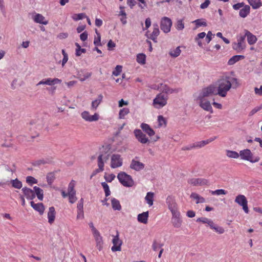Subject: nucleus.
Returning a JSON list of instances; mask_svg holds the SVG:
<instances>
[{"mask_svg":"<svg viewBox=\"0 0 262 262\" xmlns=\"http://www.w3.org/2000/svg\"><path fill=\"white\" fill-rule=\"evenodd\" d=\"M235 81L237 83V79L229 76H225L219 79L216 82V94L222 97H225L228 92L232 86V83Z\"/></svg>","mask_w":262,"mask_h":262,"instance_id":"1","label":"nucleus"},{"mask_svg":"<svg viewBox=\"0 0 262 262\" xmlns=\"http://www.w3.org/2000/svg\"><path fill=\"white\" fill-rule=\"evenodd\" d=\"M109 159V155L106 154H100L97 158V165L98 168L94 170L91 176V179L98 173H100L104 170V163L106 162Z\"/></svg>","mask_w":262,"mask_h":262,"instance_id":"2","label":"nucleus"},{"mask_svg":"<svg viewBox=\"0 0 262 262\" xmlns=\"http://www.w3.org/2000/svg\"><path fill=\"white\" fill-rule=\"evenodd\" d=\"M117 178L120 183L124 186L132 187L134 184L132 177L124 172H119L117 176Z\"/></svg>","mask_w":262,"mask_h":262,"instance_id":"3","label":"nucleus"},{"mask_svg":"<svg viewBox=\"0 0 262 262\" xmlns=\"http://www.w3.org/2000/svg\"><path fill=\"white\" fill-rule=\"evenodd\" d=\"M168 97L162 93L158 94L153 100V106L156 108H161L166 105Z\"/></svg>","mask_w":262,"mask_h":262,"instance_id":"4","label":"nucleus"},{"mask_svg":"<svg viewBox=\"0 0 262 262\" xmlns=\"http://www.w3.org/2000/svg\"><path fill=\"white\" fill-rule=\"evenodd\" d=\"M212 95H217L216 88L214 85H210L208 86L203 88L200 93L198 97L206 98V97Z\"/></svg>","mask_w":262,"mask_h":262,"instance_id":"5","label":"nucleus"},{"mask_svg":"<svg viewBox=\"0 0 262 262\" xmlns=\"http://www.w3.org/2000/svg\"><path fill=\"white\" fill-rule=\"evenodd\" d=\"M239 154L242 159L250 161L251 163L258 162L259 160L258 157L255 158L254 160L252 153L250 150L248 149L241 150Z\"/></svg>","mask_w":262,"mask_h":262,"instance_id":"6","label":"nucleus"},{"mask_svg":"<svg viewBox=\"0 0 262 262\" xmlns=\"http://www.w3.org/2000/svg\"><path fill=\"white\" fill-rule=\"evenodd\" d=\"M136 139L141 144H145L150 143V139L141 129H136L134 130Z\"/></svg>","mask_w":262,"mask_h":262,"instance_id":"7","label":"nucleus"},{"mask_svg":"<svg viewBox=\"0 0 262 262\" xmlns=\"http://www.w3.org/2000/svg\"><path fill=\"white\" fill-rule=\"evenodd\" d=\"M140 127L142 130L150 138V139L152 140V141L156 142L160 139V137L158 136H156L153 138H152V137L155 135V132L148 124L142 123L140 125Z\"/></svg>","mask_w":262,"mask_h":262,"instance_id":"8","label":"nucleus"},{"mask_svg":"<svg viewBox=\"0 0 262 262\" xmlns=\"http://www.w3.org/2000/svg\"><path fill=\"white\" fill-rule=\"evenodd\" d=\"M245 35L239 34L237 37V42H234L232 44V48L234 50L239 52L246 48Z\"/></svg>","mask_w":262,"mask_h":262,"instance_id":"9","label":"nucleus"},{"mask_svg":"<svg viewBox=\"0 0 262 262\" xmlns=\"http://www.w3.org/2000/svg\"><path fill=\"white\" fill-rule=\"evenodd\" d=\"M43 124L42 120L37 119L31 121L29 124V129L30 131L34 130L35 136H38L39 131L43 128Z\"/></svg>","mask_w":262,"mask_h":262,"instance_id":"10","label":"nucleus"},{"mask_svg":"<svg viewBox=\"0 0 262 262\" xmlns=\"http://www.w3.org/2000/svg\"><path fill=\"white\" fill-rule=\"evenodd\" d=\"M171 26L172 21L171 19L167 17H163L162 18L160 23V28L162 31L166 33L169 32Z\"/></svg>","mask_w":262,"mask_h":262,"instance_id":"11","label":"nucleus"},{"mask_svg":"<svg viewBox=\"0 0 262 262\" xmlns=\"http://www.w3.org/2000/svg\"><path fill=\"white\" fill-rule=\"evenodd\" d=\"M197 101H199L200 106L204 110L213 113V109L211 103L206 98L198 97Z\"/></svg>","mask_w":262,"mask_h":262,"instance_id":"12","label":"nucleus"},{"mask_svg":"<svg viewBox=\"0 0 262 262\" xmlns=\"http://www.w3.org/2000/svg\"><path fill=\"white\" fill-rule=\"evenodd\" d=\"M235 202L239 205L243 207V209L245 213H248V201L244 195L239 194L237 195L235 198Z\"/></svg>","mask_w":262,"mask_h":262,"instance_id":"13","label":"nucleus"},{"mask_svg":"<svg viewBox=\"0 0 262 262\" xmlns=\"http://www.w3.org/2000/svg\"><path fill=\"white\" fill-rule=\"evenodd\" d=\"M123 159L119 154H113L111 157V167L112 168L119 167L122 165Z\"/></svg>","mask_w":262,"mask_h":262,"instance_id":"14","label":"nucleus"},{"mask_svg":"<svg viewBox=\"0 0 262 262\" xmlns=\"http://www.w3.org/2000/svg\"><path fill=\"white\" fill-rule=\"evenodd\" d=\"M82 118L88 122L97 121L99 119V115L97 113H95L93 115H91L90 113L86 111H84L81 114Z\"/></svg>","mask_w":262,"mask_h":262,"instance_id":"15","label":"nucleus"},{"mask_svg":"<svg viewBox=\"0 0 262 262\" xmlns=\"http://www.w3.org/2000/svg\"><path fill=\"white\" fill-rule=\"evenodd\" d=\"M93 236L96 241V247L99 251H101L103 246V242L102 237L101 236L100 232L96 229H93Z\"/></svg>","mask_w":262,"mask_h":262,"instance_id":"16","label":"nucleus"},{"mask_svg":"<svg viewBox=\"0 0 262 262\" xmlns=\"http://www.w3.org/2000/svg\"><path fill=\"white\" fill-rule=\"evenodd\" d=\"M113 246L111 248V250L113 252L120 251L121 250V245L122 242L119 238V233H117V235L113 236L112 240Z\"/></svg>","mask_w":262,"mask_h":262,"instance_id":"17","label":"nucleus"},{"mask_svg":"<svg viewBox=\"0 0 262 262\" xmlns=\"http://www.w3.org/2000/svg\"><path fill=\"white\" fill-rule=\"evenodd\" d=\"M188 183L193 186L209 185V182L204 178H192L188 180Z\"/></svg>","mask_w":262,"mask_h":262,"instance_id":"18","label":"nucleus"},{"mask_svg":"<svg viewBox=\"0 0 262 262\" xmlns=\"http://www.w3.org/2000/svg\"><path fill=\"white\" fill-rule=\"evenodd\" d=\"M137 158V157H136L132 160L129 167L132 169L138 171L143 169L145 165L143 163L136 160Z\"/></svg>","mask_w":262,"mask_h":262,"instance_id":"19","label":"nucleus"},{"mask_svg":"<svg viewBox=\"0 0 262 262\" xmlns=\"http://www.w3.org/2000/svg\"><path fill=\"white\" fill-rule=\"evenodd\" d=\"M171 223L175 228H179L182 225V220L180 218V213L172 214Z\"/></svg>","mask_w":262,"mask_h":262,"instance_id":"20","label":"nucleus"},{"mask_svg":"<svg viewBox=\"0 0 262 262\" xmlns=\"http://www.w3.org/2000/svg\"><path fill=\"white\" fill-rule=\"evenodd\" d=\"M21 190L27 199L32 200L35 198V192L33 190L27 187H24Z\"/></svg>","mask_w":262,"mask_h":262,"instance_id":"21","label":"nucleus"},{"mask_svg":"<svg viewBox=\"0 0 262 262\" xmlns=\"http://www.w3.org/2000/svg\"><path fill=\"white\" fill-rule=\"evenodd\" d=\"M160 31L159 29V26L157 24H153V31L150 34L148 37L149 38L152 40L154 42H157V38L159 35Z\"/></svg>","mask_w":262,"mask_h":262,"instance_id":"22","label":"nucleus"},{"mask_svg":"<svg viewBox=\"0 0 262 262\" xmlns=\"http://www.w3.org/2000/svg\"><path fill=\"white\" fill-rule=\"evenodd\" d=\"M244 35H245V37H247V41L249 45H253L257 41L256 36L247 30H244Z\"/></svg>","mask_w":262,"mask_h":262,"instance_id":"23","label":"nucleus"},{"mask_svg":"<svg viewBox=\"0 0 262 262\" xmlns=\"http://www.w3.org/2000/svg\"><path fill=\"white\" fill-rule=\"evenodd\" d=\"M56 212L55 208L53 206L50 207L48 212V222L50 224H52L55 219Z\"/></svg>","mask_w":262,"mask_h":262,"instance_id":"24","label":"nucleus"},{"mask_svg":"<svg viewBox=\"0 0 262 262\" xmlns=\"http://www.w3.org/2000/svg\"><path fill=\"white\" fill-rule=\"evenodd\" d=\"M34 21L36 23H39L43 25H47L48 21L46 19L45 17L40 14H36L33 17Z\"/></svg>","mask_w":262,"mask_h":262,"instance_id":"25","label":"nucleus"},{"mask_svg":"<svg viewBox=\"0 0 262 262\" xmlns=\"http://www.w3.org/2000/svg\"><path fill=\"white\" fill-rule=\"evenodd\" d=\"M31 207L37 211L39 212V214L42 215L45 211V207L42 203H34V202H30Z\"/></svg>","mask_w":262,"mask_h":262,"instance_id":"26","label":"nucleus"},{"mask_svg":"<svg viewBox=\"0 0 262 262\" xmlns=\"http://www.w3.org/2000/svg\"><path fill=\"white\" fill-rule=\"evenodd\" d=\"M102 99H103L102 95V94L99 95L97 98L95 100H93L92 102L91 110L92 111H96L97 110V107H98V106L99 105V104L102 101Z\"/></svg>","mask_w":262,"mask_h":262,"instance_id":"27","label":"nucleus"},{"mask_svg":"<svg viewBox=\"0 0 262 262\" xmlns=\"http://www.w3.org/2000/svg\"><path fill=\"white\" fill-rule=\"evenodd\" d=\"M149 216L148 211L143 212L139 214L137 217L138 221L140 223L146 224L147 223Z\"/></svg>","mask_w":262,"mask_h":262,"instance_id":"28","label":"nucleus"},{"mask_svg":"<svg viewBox=\"0 0 262 262\" xmlns=\"http://www.w3.org/2000/svg\"><path fill=\"white\" fill-rule=\"evenodd\" d=\"M250 11V7L249 5H244L239 12V15L242 18H245Z\"/></svg>","mask_w":262,"mask_h":262,"instance_id":"29","label":"nucleus"},{"mask_svg":"<svg viewBox=\"0 0 262 262\" xmlns=\"http://www.w3.org/2000/svg\"><path fill=\"white\" fill-rule=\"evenodd\" d=\"M161 89L163 93H165L166 94H172L173 93H178L179 92V89H171L166 84H162L161 86Z\"/></svg>","mask_w":262,"mask_h":262,"instance_id":"30","label":"nucleus"},{"mask_svg":"<svg viewBox=\"0 0 262 262\" xmlns=\"http://www.w3.org/2000/svg\"><path fill=\"white\" fill-rule=\"evenodd\" d=\"M190 198L196 200V204L203 203L205 202V199L195 192L191 193Z\"/></svg>","mask_w":262,"mask_h":262,"instance_id":"31","label":"nucleus"},{"mask_svg":"<svg viewBox=\"0 0 262 262\" xmlns=\"http://www.w3.org/2000/svg\"><path fill=\"white\" fill-rule=\"evenodd\" d=\"M33 189H34V191L35 192V195H36L37 198L39 200L42 201L43 198V190L37 186H34Z\"/></svg>","mask_w":262,"mask_h":262,"instance_id":"32","label":"nucleus"},{"mask_svg":"<svg viewBox=\"0 0 262 262\" xmlns=\"http://www.w3.org/2000/svg\"><path fill=\"white\" fill-rule=\"evenodd\" d=\"M247 1L253 9H258L262 5L260 0H247Z\"/></svg>","mask_w":262,"mask_h":262,"instance_id":"33","label":"nucleus"},{"mask_svg":"<svg viewBox=\"0 0 262 262\" xmlns=\"http://www.w3.org/2000/svg\"><path fill=\"white\" fill-rule=\"evenodd\" d=\"M245 57L243 55H234L228 60V64L229 65H233L239 60L243 59Z\"/></svg>","mask_w":262,"mask_h":262,"instance_id":"34","label":"nucleus"},{"mask_svg":"<svg viewBox=\"0 0 262 262\" xmlns=\"http://www.w3.org/2000/svg\"><path fill=\"white\" fill-rule=\"evenodd\" d=\"M164 244L161 243L160 241L154 239L152 244V249L154 251H157L159 249L162 248Z\"/></svg>","mask_w":262,"mask_h":262,"instance_id":"35","label":"nucleus"},{"mask_svg":"<svg viewBox=\"0 0 262 262\" xmlns=\"http://www.w3.org/2000/svg\"><path fill=\"white\" fill-rule=\"evenodd\" d=\"M154 197V193L153 192H148L147 193L145 200L149 206H151L153 205Z\"/></svg>","mask_w":262,"mask_h":262,"instance_id":"36","label":"nucleus"},{"mask_svg":"<svg viewBox=\"0 0 262 262\" xmlns=\"http://www.w3.org/2000/svg\"><path fill=\"white\" fill-rule=\"evenodd\" d=\"M210 228L219 234H223L225 232V230L223 227L215 225L213 222L210 225Z\"/></svg>","mask_w":262,"mask_h":262,"instance_id":"37","label":"nucleus"},{"mask_svg":"<svg viewBox=\"0 0 262 262\" xmlns=\"http://www.w3.org/2000/svg\"><path fill=\"white\" fill-rule=\"evenodd\" d=\"M192 23L195 24V28L196 29L201 26H207V23L205 19H198L192 21Z\"/></svg>","mask_w":262,"mask_h":262,"instance_id":"38","label":"nucleus"},{"mask_svg":"<svg viewBox=\"0 0 262 262\" xmlns=\"http://www.w3.org/2000/svg\"><path fill=\"white\" fill-rule=\"evenodd\" d=\"M112 206L114 210H120L121 209V206L120 204L119 201L113 198L112 201Z\"/></svg>","mask_w":262,"mask_h":262,"instance_id":"39","label":"nucleus"},{"mask_svg":"<svg viewBox=\"0 0 262 262\" xmlns=\"http://www.w3.org/2000/svg\"><path fill=\"white\" fill-rule=\"evenodd\" d=\"M46 85H52L55 84L60 83L61 82V80L58 78H55L54 79L48 78L46 79Z\"/></svg>","mask_w":262,"mask_h":262,"instance_id":"40","label":"nucleus"},{"mask_svg":"<svg viewBox=\"0 0 262 262\" xmlns=\"http://www.w3.org/2000/svg\"><path fill=\"white\" fill-rule=\"evenodd\" d=\"M181 53V50L180 49V47L176 48V49H172L169 51V55L172 57H177L179 56Z\"/></svg>","mask_w":262,"mask_h":262,"instance_id":"41","label":"nucleus"},{"mask_svg":"<svg viewBox=\"0 0 262 262\" xmlns=\"http://www.w3.org/2000/svg\"><path fill=\"white\" fill-rule=\"evenodd\" d=\"M137 62L141 64H144L146 61V56L143 53L138 54L137 56Z\"/></svg>","mask_w":262,"mask_h":262,"instance_id":"42","label":"nucleus"},{"mask_svg":"<svg viewBox=\"0 0 262 262\" xmlns=\"http://www.w3.org/2000/svg\"><path fill=\"white\" fill-rule=\"evenodd\" d=\"M129 110L128 108L125 107L121 109L119 112V118L124 119L125 116L128 114Z\"/></svg>","mask_w":262,"mask_h":262,"instance_id":"43","label":"nucleus"},{"mask_svg":"<svg viewBox=\"0 0 262 262\" xmlns=\"http://www.w3.org/2000/svg\"><path fill=\"white\" fill-rule=\"evenodd\" d=\"M226 155L229 158L237 159L239 157V154L235 151L227 150Z\"/></svg>","mask_w":262,"mask_h":262,"instance_id":"44","label":"nucleus"},{"mask_svg":"<svg viewBox=\"0 0 262 262\" xmlns=\"http://www.w3.org/2000/svg\"><path fill=\"white\" fill-rule=\"evenodd\" d=\"M11 183L14 188L17 189H20L23 186L21 182L17 179L11 180Z\"/></svg>","mask_w":262,"mask_h":262,"instance_id":"45","label":"nucleus"},{"mask_svg":"<svg viewBox=\"0 0 262 262\" xmlns=\"http://www.w3.org/2000/svg\"><path fill=\"white\" fill-rule=\"evenodd\" d=\"M95 32L96 33L97 36L95 37L94 38V44L95 45L96 47L100 46H101V42H100V41H101L100 34L98 32V31L97 29H96Z\"/></svg>","mask_w":262,"mask_h":262,"instance_id":"46","label":"nucleus"},{"mask_svg":"<svg viewBox=\"0 0 262 262\" xmlns=\"http://www.w3.org/2000/svg\"><path fill=\"white\" fill-rule=\"evenodd\" d=\"M196 222H201L204 224H206L209 227H210V225L212 224V223L213 222V221L211 220L208 219L207 217H202L198 218L196 220Z\"/></svg>","mask_w":262,"mask_h":262,"instance_id":"47","label":"nucleus"},{"mask_svg":"<svg viewBox=\"0 0 262 262\" xmlns=\"http://www.w3.org/2000/svg\"><path fill=\"white\" fill-rule=\"evenodd\" d=\"M85 17H86V15L84 13L74 14L72 16V19L75 21L82 19L83 18H84Z\"/></svg>","mask_w":262,"mask_h":262,"instance_id":"48","label":"nucleus"},{"mask_svg":"<svg viewBox=\"0 0 262 262\" xmlns=\"http://www.w3.org/2000/svg\"><path fill=\"white\" fill-rule=\"evenodd\" d=\"M76 182L74 180H72L68 185V192L69 193L76 192L74 188L75 186Z\"/></svg>","mask_w":262,"mask_h":262,"instance_id":"49","label":"nucleus"},{"mask_svg":"<svg viewBox=\"0 0 262 262\" xmlns=\"http://www.w3.org/2000/svg\"><path fill=\"white\" fill-rule=\"evenodd\" d=\"M168 208L170 210L172 214L180 213V212L178 211L176 203L173 204H170V205L168 206Z\"/></svg>","mask_w":262,"mask_h":262,"instance_id":"50","label":"nucleus"},{"mask_svg":"<svg viewBox=\"0 0 262 262\" xmlns=\"http://www.w3.org/2000/svg\"><path fill=\"white\" fill-rule=\"evenodd\" d=\"M68 197L69 198V201L71 204L75 203L77 200V198L76 196V192L69 193V195Z\"/></svg>","mask_w":262,"mask_h":262,"instance_id":"51","label":"nucleus"},{"mask_svg":"<svg viewBox=\"0 0 262 262\" xmlns=\"http://www.w3.org/2000/svg\"><path fill=\"white\" fill-rule=\"evenodd\" d=\"M176 28L178 30H182L184 28L183 19H179L176 24Z\"/></svg>","mask_w":262,"mask_h":262,"instance_id":"52","label":"nucleus"},{"mask_svg":"<svg viewBox=\"0 0 262 262\" xmlns=\"http://www.w3.org/2000/svg\"><path fill=\"white\" fill-rule=\"evenodd\" d=\"M101 185L104 189L105 192V196H108L111 194V191L110 190L109 186L107 183L105 182L101 183Z\"/></svg>","mask_w":262,"mask_h":262,"instance_id":"53","label":"nucleus"},{"mask_svg":"<svg viewBox=\"0 0 262 262\" xmlns=\"http://www.w3.org/2000/svg\"><path fill=\"white\" fill-rule=\"evenodd\" d=\"M210 192L212 195H221V194L225 195L227 193V191L225 190L224 189H217L214 191L212 190V191H210Z\"/></svg>","mask_w":262,"mask_h":262,"instance_id":"54","label":"nucleus"},{"mask_svg":"<svg viewBox=\"0 0 262 262\" xmlns=\"http://www.w3.org/2000/svg\"><path fill=\"white\" fill-rule=\"evenodd\" d=\"M122 67L120 65H118L116 67L115 70L113 71V75L116 76H118L122 72Z\"/></svg>","mask_w":262,"mask_h":262,"instance_id":"55","label":"nucleus"},{"mask_svg":"<svg viewBox=\"0 0 262 262\" xmlns=\"http://www.w3.org/2000/svg\"><path fill=\"white\" fill-rule=\"evenodd\" d=\"M115 177H116L115 175L113 173L108 174H105L104 176V178L105 180H106V181L107 182H109V183L113 181L114 180V179L115 178Z\"/></svg>","mask_w":262,"mask_h":262,"instance_id":"56","label":"nucleus"},{"mask_svg":"<svg viewBox=\"0 0 262 262\" xmlns=\"http://www.w3.org/2000/svg\"><path fill=\"white\" fill-rule=\"evenodd\" d=\"M55 179V176L53 173H49L47 176V181L48 184H51Z\"/></svg>","mask_w":262,"mask_h":262,"instance_id":"57","label":"nucleus"},{"mask_svg":"<svg viewBox=\"0 0 262 262\" xmlns=\"http://www.w3.org/2000/svg\"><path fill=\"white\" fill-rule=\"evenodd\" d=\"M26 182L31 185L37 183V180L32 176H28L26 178Z\"/></svg>","mask_w":262,"mask_h":262,"instance_id":"58","label":"nucleus"},{"mask_svg":"<svg viewBox=\"0 0 262 262\" xmlns=\"http://www.w3.org/2000/svg\"><path fill=\"white\" fill-rule=\"evenodd\" d=\"M62 54L63 56V58L62 60V66L63 67L68 60V55L64 49L62 50Z\"/></svg>","mask_w":262,"mask_h":262,"instance_id":"59","label":"nucleus"},{"mask_svg":"<svg viewBox=\"0 0 262 262\" xmlns=\"http://www.w3.org/2000/svg\"><path fill=\"white\" fill-rule=\"evenodd\" d=\"M158 121L160 126H162L163 125H166V120L162 116L160 115L158 116Z\"/></svg>","mask_w":262,"mask_h":262,"instance_id":"60","label":"nucleus"},{"mask_svg":"<svg viewBox=\"0 0 262 262\" xmlns=\"http://www.w3.org/2000/svg\"><path fill=\"white\" fill-rule=\"evenodd\" d=\"M206 36V41H207V43H209L212 40V36H214V35L212 33L211 31H209L208 32Z\"/></svg>","mask_w":262,"mask_h":262,"instance_id":"61","label":"nucleus"},{"mask_svg":"<svg viewBox=\"0 0 262 262\" xmlns=\"http://www.w3.org/2000/svg\"><path fill=\"white\" fill-rule=\"evenodd\" d=\"M166 202L167 204L168 205V206L170 205V204H173L176 203L175 200H174L173 198L171 196H168Z\"/></svg>","mask_w":262,"mask_h":262,"instance_id":"62","label":"nucleus"},{"mask_svg":"<svg viewBox=\"0 0 262 262\" xmlns=\"http://www.w3.org/2000/svg\"><path fill=\"white\" fill-rule=\"evenodd\" d=\"M77 210L81 211L83 210V199L81 198L77 204Z\"/></svg>","mask_w":262,"mask_h":262,"instance_id":"63","label":"nucleus"},{"mask_svg":"<svg viewBox=\"0 0 262 262\" xmlns=\"http://www.w3.org/2000/svg\"><path fill=\"white\" fill-rule=\"evenodd\" d=\"M244 5H245V4L243 2L237 3L236 4L233 5V8L234 10H237L239 9L242 7H243L244 6Z\"/></svg>","mask_w":262,"mask_h":262,"instance_id":"64","label":"nucleus"}]
</instances>
